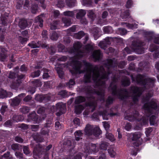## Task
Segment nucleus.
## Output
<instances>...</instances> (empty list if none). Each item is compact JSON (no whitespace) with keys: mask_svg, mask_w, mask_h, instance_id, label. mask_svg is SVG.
I'll use <instances>...</instances> for the list:
<instances>
[{"mask_svg":"<svg viewBox=\"0 0 159 159\" xmlns=\"http://www.w3.org/2000/svg\"><path fill=\"white\" fill-rule=\"evenodd\" d=\"M82 46V44L80 43L77 42L74 44L73 46L75 50L77 52V56L79 58H81L85 55V53L80 50Z\"/></svg>","mask_w":159,"mask_h":159,"instance_id":"9d476101","label":"nucleus"},{"mask_svg":"<svg viewBox=\"0 0 159 159\" xmlns=\"http://www.w3.org/2000/svg\"><path fill=\"white\" fill-rule=\"evenodd\" d=\"M58 38V35L57 33L54 31H52L50 36V39L53 40H56Z\"/></svg>","mask_w":159,"mask_h":159,"instance_id":"de8ad7c7","label":"nucleus"},{"mask_svg":"<svg viewBox=\"0 0 159 159\" xmlns=\"http://www.w3.org/2000/svg\"><path fill=\"white\" fill-rule=\"evenodd\" d=\"M144 42L142 41L139 39L135 40L132 42L131 48L137 53L142 54L144 52Z\"/></svg>","mask_w":159,"mask_h":159,"instance_id":"423d86ee","label":"nucleus"},{"mask_svg":"<svg viewBox=\"0 0 159 159\" xmlns=\"http://www.w3.org/2000/svg\"><path fill=\"white\" fill-rule=\"evenodd\" d=\"M41 71L39 70H35L31 73L30 76L32 78H34L39 76L40 74Z\"/></svg>","mask_w":159,"mask_h":159,"instance_id":"37998d69","label":"nucleus"},{"mask_svg":"<svg viewBox=\"0 0 159 159\" xmlns=\"http://www.w3.org/2000/svg\"><path fill=\"white\" fill-rule=\"evenodd\" d=\"M83 90L88 95V97L89 98L94 99L93 95L97 94L100 97L99 99L103 102L105 101L104 98V90L103 89L100 90L99 91H95L94 89H93L90 86H87L84 87Z\"/></svg>","mask_w":159,"mask_h":159,"instance_id":"20e7f679","label":"nucleus"},{"mask_svg":"<svg viewBox=\"0 0 159 159\" xmlns=\"http://www.w3.org/2000/svg\"><path fill=\"white\" fill-rule=\"evenodd\" d=\"M8 14L6 15H2L1 17V23L4 25H6L9 22L8 20Z\"/></svg>","mask_w":159,"mask_h":159,"instance_id":"6ab92c4d","label":"nucleus"},{"mask_svg":"<svg viewBox=\"0 0 159 159\" xmlns=\"http://www.w3.org/2000/svg\"><path fill=\"white\" fill-rule=\"evenodd\" d=\"M71 64L74 69V70H71L72 74H76L78 73L80 74L83 72L84 71H81L80 70L82 64L80 62L77 61H73Z\"/></svg>","mask_w":159,"mask_h":159,"instance_id":"1a4fd4ad","label":"nucleus"},{"mask_svg":"<svg viewBox=\"0 0 159 159\" xmlns=\"http://www.w3.org/2000/svg\"><path fill=\"white\" fill-rule=\"evenodd\" d=\"M156 117L155 116L153 115L152 116L150 119V124L152 125H154L157 123L156 120Z\"/></svg>","mask_w":159,"mask_h":159,"instance_id":"6e6d98bb","label":"nucleus"},{"mask_svg":"<svg viewBox=\"0 0 159 159\" xmlns=\"http://www.w3.org/2000/svg\"><path fill=\"white\" fill-rule=\"evenodd\" d=\"M8 93L12 94L11 93H8L7 91L4 90H0V98H4L8 97Z\"/></svg>","mask_w":159,"mask_h":159,"instance_id":"c756f323","label":"nucleus"},{"mask_svg":"<svg viewBox=\"0 0 159 159\" xmlns=\"http://www.w3.org/2000/svg\"><path fill=\"white\" fill-rule=\"evenodd\" d=\"M47 49L48 51L50 52V54L51 55H53L55 52L56 50L52 46H51L50 47H48Z\"/></svg>","mask_w":159,"mask_h":159,"instance_id":"338daca9","label":"nucleus"},{"mask_svg":"<svg viewBox=\"0 0 159 159\" xmlns=\"http://www.w3.org/2000/svg\"><path fill=\"white\" fill-rule=\"evenodd\" d=\"M66 110V105L62 103H58L56 104V111L65 113Z\"/></svg>","mask_w":159,"mask_h":159,"instance_id":"4468645a","label":"nucleus"},{"mask_svg":"<svg viewBox=\"0 0 159 159\" xmlns=\"http://www.w3.org/2000/svg\"><path fill=\"white\" fill-rule=\"evenodd\" d=\"M43 79H48L52 75L51 71L46 68L43 69Z\"/></svg>","mask_w":159,"mask_h":159,"instance_id":"a211bd4d","label":"nucleus"},{"mask_svg":"<svg viewBox=\"0 0 159 159\" xmlns=\"http://www.w3.org/2000/svg\"><path fill=\"white\" fill-rule=\"evenodd\" d=\"M159 46L155 44H152L150 46L149 51L151 52H153L154 51H157L159 48Z\"/></svg>","mask_w":159,"mask_h":159,"instance_id":"8fccbe9b","label":"nucleus"},{"mask_svg":"<svg viewBox=\"0 0 159 159\" xmlns=\"http://www.w3.org/2000/svg\"><path fill=\"white\" fill-rule=\"evenodd\" d=\"M84 131L85 134L88 136L93 135L98 137L102 133V131L99 127H94L89 124L86 125Z\"/></svg>","mask_w":159,"mask_h":159,"instance_id":"0eeeda50","label":"nucleus"},{"mask_svg":"<svg viewBox=\"0 0 159 159\" xmlns=\"http://www.w3.org/2000/svg\"><path fill=\"white\" fill-rule=\"evenodd\" d=\"M75 84V82L74 80L70 79L69 81L66 83V85L69 88H71Z\"/></svg>","mask_w":159,"mask_h":159,"instance_id":"603ef678","label":"nucleus"},{"mask_svg":"<svg viewBox=\"0 0 159 159\" xmlns=\"http://www.w3.org/2000/svg\"><path fill=\"white\" fill-rule=\"evenodd\" d=\"M107 45L108 44L107 43L106 41L103 40L100 42L98 44V46L102 48L105 50L107 47Z\"/></svg>","mask_w":159,"mask_h":159,"instance_id":"a19ab883","label":"nucleus"},{"mask_svg":"<svg viewBox=\"0 0 159 159\" xmlns=\"http://www.w3.org/2000/svg\"><path fill=\"white\" fill-rule=\"evenodd\" d=\"M23 151L24 154L27 155L30 153L29 148L28 146H23Z\"/></svg>","mask_w":159,"mask_h":159,"instance_id":"680f3d73","label":"nucleus"},{"mask_svg":"<svg viewBox=\"0 0 159 159\" xmlns=\"http://www.w3.org/2000/svg\"><path fill=\"white\" fill-rule=\"evenodd\" d=\"M44 17L43 15H41L37 16L34 20L35 23L39 25L40 27H42L43 26V18Z\"/></svg>","mask_w":159,"mask_h":159,"instance_id":"2eb2a0df","label":"nucleus"},{"mask_svg":"<svg viewBox=\"0 0 159 159\" xmlns=\"http://www.w3.org/2000/svg\"><path fill=\"white\" fill-rule=\"evenodd\" d=\"M40 120V119H39L38 116L36 114V113L33 112L28 116L27 121L28 122L34 121L36 123H39L40 122L39 121Z\"/></svg>","mask_w":159,"mask_h":159,"instance_id":"9b49d317","label":"nucleus"},{"mask_svg":"<svg viewBox=\"0 0 159 159\" xmlns=\"http://www.w3.org/2000/svg\"><path fill=\"white\" fill-rule=\"evenodd\" d=\"M34 83V86L36 87L40 86L42 85V83L39 79H37L34 80L32 82Z\"/></svg>","mask_w":159,"mask_h":159,"instance_id":"13d9d810","label":"nucleus"},{"mask_svg":"<svg viewBox=\"0 0 159 159\" xmlns=\"http://www.w3.org/2000/svg\"><path fill=\"white\" fill-rule=\"evenodd\" d=\"M86 67V72L84 74L83 81L84 82H90L92 78L98 86H104L105 84V79H107L108 75L112 74L111 70L116 65L113 64L111 59L105 61L103 66L93 67L92 65L88 62L84 63Z\"/></svg>","mask_w":159,"mask_h":159,"instance_id":"f257e3e1","label":"nucleus"},{"mask_svg":"<svg viewBox=\"0 0 159 159\" xmlns=\"http://www.w3.org/2000/svg\"><path fill=\"white\" fill-rule=\"evenodd\" d=\"M113 101V98L111 96H109L107 99L106 102V106H107L109 105L112 103Z\"/></svg>","mask_w":159,"mask_h":159,"instance_id":"69168bd1","label":"nucleus"},{"mask_svg":"<svg viewBox=\"0 0 159 159\" xmlns=\"http://www.w3.org/2000/svg\"><path fill=\"white\" fill-rule=\"evenodd\" d=\"M91 152H97L98 151V148L94 144L91 143L89 145Z\"/></svg>","mask_w":159,"mask_h":159,"instance_id":"09e8293b","label":"nucleus"},{"mask_svg":"<svg viewBox=\"0 0 159 159\" xmlns=\"http://www.w3.org/2000/svg\"><path fill=\"white\" fill-rule=\"evenodd\" d=\"M88 16L89 17L90 19L92 21L94 20L95 18V15L92 10H89L88 11Z\"/></svg>","mask_w":159,"mask_h":159,"instance_id":"e433bc0d","label":"nucleus"},{"mask_svg":"<svg viewBox=\"0 0 159 159\" xmlns=\"http://www.w3.org/2000/svg\"><path fill=\"white\" fill-rule=\"evenodd\" d=\"M45 98V97L39 94L37 95L35 98V99L39 102H42Z\"/></svg>","mask_w":159,"mask_h":159,"instance_id":"bf43d9fd","label":"nucleus"},{"mask_svg":"<svg viewBox=\"0 0 159 159\" xmlns=\"http://www.w3.org/2000/svg\"><path fill=\"white\" fill-rule=\"evenodd\" d=\"M62 21L64 24L65 26H68L71 24V20L69 18L66 17H63L62 18Z\"/></svg>","mask_w":159,"mask_h":159,"instance_id":"7c9ffc66","label":"nucleus"},{"mask_svg":"<svg viewBox=\"0 0 159 159\" xmlns=\"http://www.w3.org/2000/svg\"><path fill=\"white\" fill-rule=\"evenodd\" d=\"M49 130L44 127L40 131V134L41 135L43 136L48 135L49 134Z\"/></svg>","mask_w":159,"mask_h":159,"instance_id":"58836bf2","label":"nucleus"},{"mask_svg":"<svg viewBox=\"0 0 159 159\" xmlns=\"http://www.w3.org/2000/svg\"><path fill=\"white\" fill-rule=\"evenodd\" d=\"M121 83L122 85L124 86H128L130 84L129 79L126 77L123 78L121 80Z\"/></svg>","mask_w":159,"mask_h":159,"instance_id":"a878e982","label":"nucleus"},{"mask_svg":"<svg viewBox=\"0 0 159 159\" xmlns=\"http://www.w3.org/2000/svg\"><path fill=\"white\" fill-rule=\"evenodd\" d=\"M159 107L157 106L156 100L152 99L149 102L145 103L143 106V108L149 114H147V117H143L142 119L139 118V112L134 110L133 111L132 115L128 116L127 119L130 121H137L140 122L141 125L146 124L148 123V117L150 116L152 110H157L158 109Z\"/></svg>","mask_w":159,"mask_h":159,"instance_id":"f03ea898","label":"nucleus"},{"mask_svg":"<svg viewBox=\"0 0 159 159\" xmlns=\"http://www.w3.org/2000/svg\"><path fill=\"white\" fill-rule=\"evenodd\" d=\"M130 92L133 93L132 96V101L134 103H136L138 101V98L142 94L141 90L138 87L132 86L130 88Z\"/></svg>","mask_w":159,"mask_h":159,"instance_id":"6e6552de","label":"nucleus"},{"mask_svg":"<svg viewBox=\"0 0 159 159\" xmlns=\"http://www.w3.org/2000/svg\"><path fill=\"white\" fill-rule=\"evenodd\" d=\"M99 31L100 29L97 27H94L92 28V33L93 34L95 39H97L100 36Z\"/></svg>","mask_w":159,"mask_h":159,"instance_id":"4be33fe9","label":"nucleus"},{"mask_svg":"<svg viewBox=\"0 0 159 159\" xmlns=\"http://www.w3.org/2000/svg\"><path fill=\"white\" fill-rule=\"evenodd\" d=\"M117 33L121 35H125L127 33V30L123 28H118L116 30Z\"/></svg>","mask_w":159,"mask_h":159,"instance_id":"72a5a7b5","label":"nucleus"},{"mask_svg":"<svg viewBox=\"0 0 159 159\" xmlns=\"http://www.w3.org/2000/svg\"><path fill=\"white\" fill-rule=\"evenodd\" d=\"M86 14L85 10L81 9L78 11L76 15V17L78 19H80L82 17L84 16Z\"/></svg>","mask_w":159,"mask_h":159,"instance_id":"393cba45","label":"nucleus"},{"mask_svg":"<svg viewBox=\"0 0 159 159\" xmlns=\"http://www.w3.org/2000/svg\"><path fill=\"white\" fill-rule=\"evenodd\" d=\"M84 32L81 31L79 32L78 33L75 34L74 35V37L77 39H80L84 36Z\"/></svg>","mask_w":159,"mask_h":159,"instance_id":"c9c22d12","label":"nucleus"},{"mask_svg":"<svg viewBox=\"0 0 159 159\" xmlns=\"http://www.w3.org/2000/svg\"><path fill=\"white\" fill-rule=\"evenodd\" d=\"M7 57L8 55L7 54H2V53H0V61H4Z\"/></svg>","mask_w":159,"mask_h":159,"instance_id":"e2e57ef3","label":"nucleus"},{"mask_svg":"<svg viewBox=\"0 0 159 159\" xmlns=\"http://www.w3.org/2000/svg\"><path fill=\"white\" fill-rule=\"evenodd\" d=\"M141 134L139 132L132 133L130 134V138L132 141H137L140 138Z\"/></svg>","mask_w":159,"mask_h":159,"instance_id":"f3484780","label":"nucleus"},{"mask_svg":"<svg viewBox=\"0 0 159 159\" xmlns=\"http://www.w3.org/2000/svg\"><path fill=\"white\" fill-rule=\"evenodd\" d=\"M99 114L100 116L102 115L104 119L106 120L108 119L107 116L109 114L107 113V111L106 110L99 111Z\"/></svg>","mask_w":159,"mask_h":159,"instance_id":"ea45409f","label":"nucleus"},{"mask_svg":"<svg viewBox=\"0 0 159 159\" xmlns=\"http://www.w3.org/2000/svg\"><path fill=\"white\" fill-rule=\"evenodd\" d=\"M103 31L105 34H111L113 33V30L112 27L110 26H107L103 28Z\"/></svg>","mask_w":159,"mask_h":159,"instance_id":"cd10ccee","label":"nucleus"},{"mask_svg":"<svg viewBox=\"0 0 159 159\" xmlns=\"http://www.w3.org/2000/svg\"><path fill=\"white\" fill-rule=\"evenodd\" d=\"M63 14L65 16L69 17H72L74 15V12L73 11H64L63 13Z\"/></svg>","mask_w":159,"mask_h":159,"instance_id":"4d7b16f0","label":"nucleus"},{"mask_svg":"<svg viewBox=\"0 0 159 159\" xmlns=\"http://www.w3.org/2000/svg\"><path fill=\"white\" fill-rule=\"evenodd\" d=\"M34 139L37 142H41L43 141L44 139L41 136V135L38 133H35L33 135Z\"/></svg>","mask_w":159,"mask_h":159,"instance_id":"5701e85b","label":"nucleus"},{"mask_svg":"<svg viewBox=\"0 0 159 159\" xmlns=\"http://www.w3.org/2000/svg\"><path fill=\"white\" fill-rule=\"evenodd\" d=\"M29 23V22L27 20L24 19H22L20 20L18 25L20 28L23 29L27 26ZM30 23H31L30 22Z\"/></svg>","mask_w":159,"mask_h":159,"instance_id":"dca6fc26","label":"nucleus"},{"mask_svg":"<svg viewBox=\"0 0 159 159\" xmlns=\"http://www.w3.org/2000/svg\"><path fill=\"white\" fill-rule=\"evenodd\" d=\"M84 152L86 153V156L88 155L89 154L91 153L89 145H85L84 148Z\"/></svg>","mask_w":159,"mask_h":159,"instance_id":"79ce46f5","label":"nucleus"},{"mask_svg":"<svg viewBox=\"0 0 159 159\" xmlns=\"http://www.w3.org/2000/svg\"><path fill=\"white\" fill-rule=\"evenodd\" d=\"M106 137L107 139L111 141H114L115 140L114 136L111 133H109L108 131L107 132L106 134Z\"/></svg>","mask_w":159,"mask_h":159,"instance_id":"49530a36","label":"nucleus"},{"mask_svg":"<svg viewBox=\"0 0 159 159\" xmlns=\"http://www.w3.org/2000/svg\"><path fill=\"white\" fill-rule=\"evenodd\" d=\"M109 89H111L113 95L117 97L122 100L127 99L128 98L129 93L127 90L125 89L118 88L116 85L114 84L113 82L111 83Z\"/></svg>","mask_w":159,"mask_h":159,"instance_id":"7ed1b4c3","label":"nucleus"},{"mask_svg":"<svg viewBox=\"0 0 159 159\" xmlns=\"http://www.w3.org/2000/svg\"><path fill=\"white\" fill-rule=\"evenodd\" d=\"M57 7L60 8H62L64 7L65 3L64 2L61 0H59L58 2L57 3L56 5Z\"/></svg>","mask_w":159,"mask_h":159,"instance_id":"774afa93","label":"nucleus"},{"mask_svg":"<svg viewBox=\"0 0 159 159\" xmlns=\"http://www.w3.org/2000/svg\"><path fill=\"white\" fill-rule=\"evenodd\" d=\"M20 145L18 143L13 144L11 145V149L14 151L19 150Z\"/></svg>","mask_w":159,"mask_h":159,"instance_id":"5fc2aeb1","label":"nucleus"},{"mask_svg":"<svg viewBox=\"0 0 159 159\" xmlns=\"http://www.w3.org/2000/svg\"><path fill=\"white\" fill-rule=\"evenodd\" d=\"M88 106L90 107L89 111L91 112H93L95 109L96 105L94 102H89L87 103Z\"/></svg>","mask_w":159,"mask_h":159,"instance_id":"473e14b6","label":"nucleus"},{"mask_svg":"<svg viewBox=\"0 0 159 159\" xmlns=\"http://www.w3.org/2000/svg\"><path fill=\"white\" fill-rule=\"evenodd\" d=\"M52 146L51 144H50L47 146L46 148H45L44 146H42L41 145L38 144L37 147L40 149V151L43 152L48 151L52 148Z\"/></svg>","mask_w":159,"mask_h":159,"instance_id":"412c9836","label":"nucleus"},{"mask_svg":"<svg viewBox=\"0 0 159 159\" xmlns=\"http://www.w3.org/2000/svg\"><path fill=\"white\" fill-rule=\"evenodd\" d=\"M75 0H66V3L68 7L71 8L75 6Z\"/></svg>","mask_w":159,"mask_h":159,"instance_id":"2f4dec72","label":"nucleus"},{"mask_svg":"<svg viewBox=\"0 0 159 159\" xmlns=\"http://www.w3.org/2000/svg\"><path fill=\"white\" fill-rule=\"evenodd\" d=\"M18 39L22 44L25 43L28 40V39L27 38L23 37L21 36H19Z\"/></svg>","mask_w":159,"mask_h":159,"instance_id":"3c124183","label":"nucleus"},{"mask_svg":"<svg viewBox=\"0 0 159 159\" xmlns=\"http://www.w3.org/2000/svg\"><path fill=\"white\" fill-rule=\"evenodd\" d=\"M102 56V53L100 50H94L91 56L92 58L95 62L99 61L101 59Z\"/></svg>","mask_w":159,"mask_h":159,"instance_id":"f8f14e48","label":"nucleus"},{"mask_svg":"<svg viewBox=\"0 0 159 159\" xmlns=\"http://www.w3.org/2000/svg\"><path fill=\"white\" fill-rule=\"evenodd\" d=\"M21 83V80L20 79L16 80V81L12 83L11 85V88L12 89H16L19 86Z\"/></svg>","mask_w":159,"mask_h":159,"instance_id":"b1692460","label":"nucleus"},{"mask_svg":"<svg viewBox=\"0 0 159 159\" xmlns=\"http://www.w3.org/2000/svg\"><path fill=\"white\" fill-rule=\"evenodd\" d=\"M0 159H12V156L9 152H7L0 158Z\"/></svg>","mask_w":159,"mask_h":159,"instance_id":"4c0bfd02","label":"nucleus"},{"mask_svg":"<svg viewBox=\"0 0 159 159\" xmlns=\"http://www.w3.org/2000/svg\"><path fill=\"white\" fill-rule=\"evenodd\" d=\"M30 110V108L28 107L23 106L20 108V111L23 113L25 114L29 111Z\"/></svg>","mask_w":159,"mask_h":159,"instance_id":"c03bdc74","label":"nucleus"},{"mask_svg":"<svg viewBox=\"0 0 159 159\" xmlns=\"http://www.w3.org/2000/svg\"><path fill=\"white\" fill-rule=\"evenodd\" d=\"M25 96V94L22 93L19 95L18 97H16L14 98L11 99V102L10 105L12 107H14L19 105L21 101V99L19 97L21 96Z\"/></svg>","mask_w":159,"mask_h":159,"instance_id":"ddd939ff","label":"nucleus"},{"mask_svg":"<svg viewBox=\"0 0 159 159\" xmlns=\"http://www.w3.org/2000/svg\"><path fill=\"white\" fill-rule=\"evenodd\" d=\"M108 152L110 156L112 157H114L116 155V153L112 148L109 149L108 150Z\"/></svg>","mask_w":159,"mask_h":159,"instance_id":"0e129e2a","label":"nucleus"},{"mask_svg":"<svg viewBox=\"0 0 159 159\" xmlns=\"http://www.w3.org/2000/svg\"><path fill=\"white\" fill-rule=\"evenodd\" d=\"M83 109V107L82 105H77L75 106V111L76 114H79L81 112Z\"/></svg>","mask_w":159,"mask_h":159,"instance_id":"c85d7f7f","label":"nucleus"},{"mask_svg":"<svg viewBox=\"0 0 159 159\" xmlns=\"http://www.w3.org/2000/svg\"><path fill=\"white\" fill-rule=\"evenodd\" d=\"M53 125L52 119H49L47 120L46 123L44 124V127L47 128L51 127Z\"/></svg>","mask_w":159,"mask_h":159,"instance_id":"a18cd8bd","label":"nucleus"},{"mask_svg":"<svg viewBox=\"0 0 159 159\" xmlns=\"http://www.w3.org/2000/svg\"><path fill=\"white\" fill-rule=\"evenodd\" d=\"M109 146V144L105 142H102L100 145V148L104 150H106L107 147Z\"/></svg>","mask_w":159,"mask_h":159,"instance_id":"864d4df0","label":"nucleus"},{"mask_svg":"<svg viewBox=\"0 0 159 159\" xmlns=\"http://www.w3.org/2000/svg\"><path fill=\"white\" fill-rule=\"evenodd\" d=\"M85 101V98L84 97L81 96H79L75 98V104H79L84 102Z\"/></svg>","mask_w":159,"mask_h":159,"instance_id":"bb28decb","label":"nucleus"},{"mask_svg":"<svg viewBox=\"0 0 159 159\" xmlns=\"http://www.w3.org/2000/svg\"><path fill=\"white\" fill-rule=\"evenodd\" d=\"M136 80L138 84L143 86L147 89L154 86L155 80L153 78H146L144 76L139 74L137 76Z\"/></svg>","mask_w":159,"mask_h":159,"instance_id":"39448f33","label":"nucleus"},{"mask_svg":"<svg viewBox=\"0 0 159 159\" xmlns=\"http://www.w3.org/2000/svg\"><path fill=\"white\" fill-rule=\"evenodd\" d=\"M129 15V10H127L121 14V17L123 19H125L127 18Z\"/></svg>","mask_w":159,"mask_h":159,"instance_id":"052dcab7","label":"nucleus"},{"mask_svg":"<svg viewBox=\"0 0 159 159\" xmlns=\"http://www.w3.org/2000/svg\"><path fill=\"white\" fill-rule=\"evenodd\" d=\"M12 119L16 122L22 120L23 117L20 115L15 114L13 116Z\"/></svg>","mask_w":159,"mask_h":159,"instance_id":"f704fd0d","label":"nucleus"},{"mask_svg":"<svg viewBox=\"0 0 159 159\" xmlns=\"http://www.w3.org/2000/svg\"><path fill=\"white\" fill-rule=\"evenodd\" d=\"M19 68L17 66L14 68L15 72H10L9 77L11 79H14L17 76L19 72Z\"/></svg>","mask_w":159,"mask_h":159,"instance_id":"aec40b11","label":"nucleus"}]
</instances>
